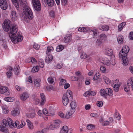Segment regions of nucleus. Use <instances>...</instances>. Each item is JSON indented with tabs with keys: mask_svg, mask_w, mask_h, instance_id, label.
<instances>
[{
	"mask_svg": "<svg viewBox=\"0 0 133 133\" xmlns=\"http://www.w3.org/2000/svg\"><path fill=\"white\" fill-rule=\"evenodd\" d=\"M3 28L5 31H9V36L11 38L14 37L18 31V28L15 24H12L10 26L7 20H5L3 24Z\"/></svg>",
	"mask_w": 133,
	"mask_h": 133,
	"instance_id": "f257e3e1",
	"label": "nucleus"
},
{
	"mask_svg": "<svg viewBox=\"0 0 133 133\" xmlns=\"http://www.w3.org/2000/svg\"><path fill=\"white\" fill-rule=\"evenodd\" d=\"M23 18L26 22H29L30 19H32L33 18V14L31 9L28 6L26 5L23 7Z\"/></svg>",
	"mask_w": 133,
	"mask_h": 133,
	"instance_id": "f03ea898",
	"label": "nucleus"
},
{
	"mask_svg": "<svg viewBox=\"0 0 133 133\" xmlns=\"http://www.w3.org/2000/svg\"><path fill=\"white\" fill-rule=\"evenodd\" d=\"M72 99L71 91L70 90H68L66 94L63 95L62 98V102L63 104L65 106L68 104L69 100H71Z\"/></svg>",
	"mask_w": 133,
	"mask_h": 133,
	"instance_id": "7ed1b4c3",
	"label": "nucleus"
},
{
	"mask_svg": "<svg viewBox=\"0 0 133 133\" xmlns=\"http://www.w3.org/2000/svg\"><path fill=\"white\" fill-rule=\"evenodd\" d=\"M99 61L101 62L107 66L109 65L110 64L113 65H114L115 64V58L114 56H112L110 61L106 58H101L99 59Z\"/></svg>",
	"mask_w": 133,
	"mask_h": 133,
	"instance_id": "20e7f679",
	"label": "nucleus"
},
{
	"mask_svg": "<svg viewBox=\"0 0 133 133\" xmlns=\"http://www.w3.org/2000/svg\"><path fill=\"white\" fill-rule=\"evenodd\" d=\"M7 123L9 127L11 128H16L19 124V122L18 121L13 122L12 119L8 118H7Z\"/></svg>",
	"mask_w": 133,
	"mask_h": 133,
	"instance_id": "39448f33",
	"label": "nucleus"
},
{
	"mask_svg": "<svg viewBox=\"0 0 133 133\" xmlns=\"http://www.w3.org/2000/svg\"><path fill=\"white\" fill-rule=\"evenodd\" d=\"M11 41L14 43H17L18 42H21L23 39V36L19 32H18L16 36L15 35L14 37L10 38Z\"/></svg>",
	"mask_w": 133,
	"mask_h": 133,
	"instance_id": "423d86ee",
	"label": "nucleus"
},
{
	"mask_svg": "<svg viewBox=\"0 0 133 133\" xmlns=\"http://www.w3.org/2000/svg\"><path fill=\"white\" fill-rule=\"evenodd\" d=\"M7 125L6 120L5 119H3L2 122L0 123V130L4 132H8V129L6 127Z\"/></svg>",
	"mask_w": 133,
	"mask_h": 133,
	"instance_id": "0eeeda50",
	"label": "nucleus"
},
{
	"mask_svg": "<svg viewBox=\"0 0 133 133\" xmlns=\"http://www.w3.org/2000/svg\"><path fill=\"white\" fill-rule=\"evenodd\" d=\"M129 50V47L127 46H123L122 50L119 53V57H121L122 55H127V54Z\"/></svg>",
	"mask_w": 133,
	"mask_h": 133,
	"instance_id": "6e6552de",
	"label": "nucleus"
},
{
	"mask_svg": "<svg viewBox=\"0 0 133 133\" xmlns=\"http://www.w3.org/2000/svg\"><path fill=\"white\" fill-rule=\"evenodd\" d=\"M32 2L35 10L38 11H40L41 5L39 0H32Z\"/></svg>",
	"mask_w": 133,
	"mask_h": 133,
	"instance_id": "1a4fd4ad",
	"label": "nucleus"
},
{
	"mask_svg": "<svg viewBox=\"0 0 133 133\" xmlns=\"http://www.w3.org/2000/svg\"><path fill=\"white\" fill-rule=\"evenodd\" d=\"M0 93L2 94L5 93L6 95H9L10 94V91L7 87L1 86L0 87Z\"/></svg>",
	"mask_w": 133,
	"mask_h": 133,
	"instance_id": "9d476101",
	"label": "nucleus"
},
{
	"mask_svg": "<svg viewBox=\"0 0 133 133\" xmlns=\"http://www.w3.org/2000/svg\"><path fill=\"white\" fill-rule=\"evenodd\" d=\"M0 6L3 10H5L8 8V4L6 0H0Z\"/></svg>",
	"mask_w": 133,
	"mask_h": 133,
	"instance_id": "9b49d317",
	"label": "nucleus"
},
{
	"mask_svg": "<svg viewBox=\"0 0 133 133\" xmlns=\"http://www.w3.org/2000/svg\"><path fill=\"white\" fill-rule=\"evenodd\" d=\"M10 18L11 20L13 21H15L17 20L18 17L15 11H11L10 15Z\"/></svg>",
	"mask_w": 133,
	"mask_h": 133,
	"instance_id": "f8f14e48",
	"label": "nucleus"
},
{
	"mask_svg": "<svg viewBox=\"0 0 133 133\" xmlns=\"http://www.w3.org/2000/svg\"><path fill=\"white\" fill-rule=\"evenodd\" d=\"M29 96L28 94L24 92L20 95V99L22 101L26 100L29 97Z\"/></svg>",
	"mask_w": 133,
	"mask_h": 133,
	"instance_id": "ddd939ff",
	"label": "nucleus"
},
{
	"mask_svg": "<svg viewBox=\"0 0 133 133\" xmlns=\"http://www.w3.org/2000/svg\"><path fill=\"white\" fill-rule=\"evenodd\" d=\"M75 110L71 109L70 111L67 112L65 116V118L67 119L70 118L71 117L72 115L74 113Z\"/></svg>",
	"mask_w": 133,
	"mask_h": 133,
	"instance_id": "4468645a",
	"label": "nucleus"
},
{
	"mask_svg": "<svg viewBox=\"0 0 133 133\" xmlns=\"http://www.w3.org/2000/svg\"><path fill=\"white\" fill-rule=\"evenodd\" d=\"M60 132L61 133H71L69 131V129L68 127L66 125L63 127Z\"/></svg>",
	"mask_w": 133,
	"mask_h": 133,
	"instance_id": "2eb2a0df",
	"label": "nucleus"
},
{
	"mask_svg": "<svg viewBox=\"0 0 133 133\" xmlns=\"http://www.w3.org/2000/svg\"><path fill=\"white\" fill-rule=\"evenodd\" d=\"M20 113V111L18 109H15L11 112V115L14 116H18Z\"/></svg>",
	"mask_w": 133,
	"mask_h": 133,
	"instance_id": "dca6fc26",
	"label": "nucleus"
},
{
	"mask_svg": "<svg viewBox=\"0 0 133 133\" xmlns=\"http://www.w3.org/2000/svg\"><path fill=\"white\" fill-rule=\"evenodd\" d=\"M45 1L48 6L49 7H52L55 5L54 0H45Z\"/></svg>",
	"mask_w": 133,
	"mask_h": 133,
	"instance_id": "f3484780",
	"label": "nucleus"
},
{
	"mask_svg": "<svg viewBox=\"0 0 133 133\" xmlns=\"http://www.w3.org/2000/svg\"><path fill=\"white\" fill-rule=\"evenodd\" d=\"M105 53L106 55L109 56H112L113 54V52L112 50L109 48L105 49Z\"/></svg>",
	"mask_w": 133,
	"mask_h": 133,
	"instance_id": "a211bd4d",
	"label": "nucleus"
},
{
	"mask_svg": "<svg viewBox=\"0 0 133 133\" xmlns=\"http://www.w3.org/2000/svg\"><path fill=\"white\" fill-rule=\"evenodd\" d=\"M78 30L81 32H89L90 31V29L88 27H80L79 28Z\"/></svg>",
	"mask_w": 133,
	"mask_h": 133,
	"instance_id": "6ab92c4d",
	"label": "nucleus"
},
{
	"mask_svg": "<svg viewBox=\"0 0 133 133\" xmlns=\"http://www.w3.org/2000/svg\"><path fill=\"white\" fill-rule=\"evenodd\" d=\"M127 55H122L121 57H119L120 58H122V61L124 65H126L127 64L128 61V59L126 57Z\"/></svg>",
	"mask_w": 133,
	"mask_h": 133,
	"instance_id": "aec40b11",
	"label": "nucleus"
},
{
	"mask_svg": "<svg viewBox=\"0 0 133 133\" xmlns=\"http://www.w3.org/2000/svg\"><path fill=\"white\" fill-rule=\"evenodd\" d=\"M14 71L15 74L16 75H18L20 71V68L19 66L18 65L16 66L14 68Z\"/></svg>",
	"mask_w": 133,
	"mask_h": 133,
	"instance_id": "412c9836",
	"label": "nucleus"
},
{
	"mask_svg": "<svg viewBox=\"0 0 133 133\" xmlns=\"http://www.w3.org/2000/svg\"><path fill=\"white\" fill-rule=\"evenodd\" d=\"M3 112L5 114H7L9 112V110L7 106L5 105L2 104V106Z\"/></svg>",
	"mask_w": 133,
	"mask_h": 133,
	"instance_id": "4be33fe9",
	"label": "nucleus"
},
{
	"mask_svg": "<svg viewBox=\"0 0 133 133\" xmlns=\"http://www.w3.org/2000/svg\"><path fill=\"white\" fill-rule=\"evenodd\" d=\"M121 84V83H119L114 85L113 87L114 91L115 92H118L119 90V88Z\"/></svg>",
	"mask_w": 133,
	"mask_h": 133,
	"instance_id": "5701e85b",
	"label": "nucleus"
},
{
	"mask_svg": "<svg viewBox=\"0 0 133 133\" xmlns=\"http://www.w3.org/2000/svg\"><path fill=\"white\" fill-rule=\"evenodd\" d=\"M28 128L32 130L34 129V126L33 123L28 119L26 120Z\"/></svg>",
	"mask_w": 133,
	"mask_h": 133,
	"instance_id": "b1692460",
	"label": "nucleus"
},
{
	"mask_svg": "<svg viewBox=\"0 0 133 133\" xmlns=\"http://www.w3.org/2000/svg\"><path fill=\"white\" fill-rule=\"evenodd\" d=\"M60 121L59 120H56L54 121V123H53L54 128L56 129L58 128L60 125Z\"/></svg>",
	"mask_w": 133,
	"mask_h": 133,
	"instance_id": "393cba45",
	"label": "nucleus"
},
{
	"mask_svg": "<svg viewBox=\"0 0 133 133\" xmlns=\"http://www.w3.org/2000/svg\"><path fill=\"white\" fill-rule=\"evenodd\" d=\"M70 105L71 110H75L77 107L76 102L75 101H73L71 102Z\"/></svg>",
	"mask_w": 133,
	"mask_h": 133,
	"instance_id": "a878e982",
	"label": "nucleus"
},
{
	"mask_svg": "<svg viewBox=\"0 0 133 133\" xmlns=\"http://www.w3.org/2000/svg\"><path fill=\"white\" fill-rule=\"evenodd\" d=\"M117 41L119 44H122L123 42V37L121 35H119L117 38Z\"/></svg>",
	"mask_w": 133,
	"mask_h": 133,
	"instance_id": "bb28decb",
	"label": "nucleus"
},
{
	"mask_svg": "<svg viewBox=\"0 0 133 133\" xmlns=\"http://www.w3.org/2000/svg\"><path fill=\"white\" fill-rule=\"evenodd\" d=\"M71 39V37L70 35H67L66 36L64 39V41L65 43L70 42Z\"/></svg>",
	"mask_w": 133,
	"mask_h": 133,
	"instance_id": "cd10ccee",
	"label": "nucleus"
},
{
	"mask_svg": "<svg viewBox=\"0 0 133 133\" xmlns=\"http://www.w3.org/2000/svg\"><path fill=\"white\" fill-rule=\"evenodd\" d=\"M107 95L109 96H112L113 94V92L112 90L110 88H108L106 89Z\"/></svg>",
	"mask_w": 133,
	"mask_h": 133,
	"instance_id": "c85d7f7f",
	"label": "nucleus"
},
{
	"mask_svg": "<svg viewBox=\"0 0 133 133\" xmlns=\"http://www.w3.org/2000/svg\"><path fill=\"white\" fill-rule=\"evenodd\" d=\"M107 36L104 34H101L100 35L99 38L103 42L106 41L107 39Z\"/></svg>",
	"mask_w": 133,
	"mask_h": 133,
	"instance_id": "c756f323",
	"label": "nucleus"
},
{
	"mask_svg": "<svg viewBox=\"0 0 133 133\" xmlns=\"http://www.w3.org/2000/svg\"><path fill=\"white\" fill-rule=\"evenodd\" d=\"M40 96L41 98V105H43L45 101V96L43 93H41L40 94Z\"/></svg>",
	"mask_w": 133,
	"mask_h": 133,
	"instance_id": "7c9ffc66",
	"label": "nucleus"
},
{
	"mask_svg": "<svg viewBox=\"0 0 133 133\" xmlns=\"http://www.w3.org/2000/svg\"><path fill=\"white\" fill-rule=\"evenodd\" d=\"M100 94L101 96L105 97L107 95L106 90L104 89H101L100 91Z\"/></svg>",
	"mask_w": 133,
	"mask_h": 133,
	"instance_id": "2f4dec72",
	"label": "nucleus"
},
{
	"mask_svg": "<svg viewBox=\"0 0 133 133\" xmlns=\"http://www.w3.org/2000/svg\"><path fill=\"white\" fill-rule=\"evenodd\" d=\"M52 59L53 57L52 55H48L46 58L45 61L47 63H49L52 60Z\"/></svg>",
	"mask_w": 133,
	"mask_h": 133,
	"instance_id": "473e14b6",
	"label": "nucleus"
},
{
	"mask_svg": "<svg viewBox=\"0 0 133 133\" xmlns=\"http://www.w3.org/2000/svg\"><path fill=\"white\" fill-rule=\"evenodd\" d=\"M126 23L125 22H123L119 25L118 26V29L119 31H121L124 26L125 25Z\"/></svg>",
	"mask_w": 133,
	"mask_h": 133,
	"instance_id": "72a5a7b5",
	"label": "nucleus"
},
{
	"mask_svg": "<svg viewBox=\"0 0 133 133\" xmlns=\"http://www.w3.org/2000/svg\"><path fill=\"white\" fill-rule=\"evenodd\" d=\"M103 79L104 81L107 84H109L110 83V81L109 79L107 77L103 76Z\"/></svg>",
	"mask_w": 133,
	"mask_h": 133,
	"instance_id": "f704fd0d",
	"label": "nucleus"
},
{
	"mask_svg": "<svg viewBox=\"0 0 133 133\" xmlns=\"http://www.w3.org/2000/svg\"><path fill=\"white\" fill-rule=\"evenodd\" d=\"M20 4L22 6L27 5V2L26 0H19Z\"/></svg>",
	"mask_w": 133,
	"mask_h": 133,
	"instance_id": "c9c22d12",
	"label": "nucleus"
},
{
	"mask_svg": "<svg viewBox=\"0 0 133 133\" xmlns=\"http://www.w3.org/2000/svg\"><path fill=\"white\" fill-rule=\"evenodd\" d=\"M12 2L17 10H18L19 8V6L18 4L17 3V0H11Z\"/></svg>",
	"mask_w": 133,
	"mask_h": 133,
	"instance_id": "e433bc0d",
	"label": "nucleus"
},
{
	"mask_svg": "<svg viewBox=\"0 0 133 133\" xmlns=\"http://www.w3.org/2000/svg\"><path fill=\"white\" fill-rule=\"evenodd\" d=\"M21 123L19 125H18L17 126V127L18 128H21L25 125V123L23 120H21Z\"/></svg>",
	"mask_w": 133,
	"mask_h": 133,
	"instance_id": "4c0bfd02",
	"label": "nucleus"
},
{
	"mask_svg": "<svg viewBox=\"0 0 133 133\" xmlns=\"http://www.w3.org/2000/svg\"><path fill=\"white\" fill-rule=\"evenodd\" d=\"M64 48L63 46L59 45L56 48V50L57 52H60L62 51Z\"/></svg>",
	"mask_w": 133,
	"mask_h": 133,
	"instance_id": "58836bf2",
	"label": "nucleus"
},
{
	"mask_svg": "<svg viewBox=\"0 0 133 133\" xmlns=\"http://www.w3.org/2000/svg\"><path fill=\"white\" fill-rule=\"evenodd\" d=\"M95 126L94 125L92 124H89L87 126V129L89 130H91L94 129Z\"/></svg>",
	"mask_w": 133,
	"mask_h": 133,
	"instance_id": "ea45409f",
	"label": "nucleus"
},
{
	"mask_svg": "<svg viewBox=\"0 0 133 133\" xmlns=\"http://www.w3.org/2000/svg\"><path fill=\"white\" fill-rule=\"evenodd\" d=\"M38 66H37L34 67L32 69L31 72L32 73L37 72L38 71Z\"/></svg>",
	"mask_w": 133,
	"mask_h": 133,
	"instance_id": "a19ab883",
	"label": "nucleus"
},
{
	"mask_svg": "<svg viewBox=\"0 0 133 133\" xmlns=\"http://www.w3.org/2000/svg\"><path fill=\"white\" fill-rule=\"evenodd\" d=\"M54 127L53 124H52L51 123H49L48 125V128L49 130H53L56 129Z\"/></svg>",
	"mask_w": 133,
	"mask_h": 133,
	"instance_id": "79ce46f5",
	"label": "nucleus"
},
{
	"mask_svg": "<svg viewBox=\"0 0 133 133\" xmlns=\"http://www.w3.org/2000/svg\"><path fill=\"white\" fill-rule=\"evenodd\" d=\"M114 116V118L115 119L119 120L121 118L120 115L117 112H115Z\"/></svg>",
	"mask_w": 133,
	"mask_h": 133,
	"instance_id": "37998d69",
	"label": "nucleus"
},
{
	"mask_svg": "<svg viewBox=\"0 0 133 133\" xmlns=\"http://www.w3.org/2000/svg\"><path fill=\"white\" fill-rule=\"evenodd\" d=\"M47 80L49 83L50 84H52L54 82V78L51 77H49L48 78Z\"/></svg>",
	"mask_w": 133,
	"mask_h": 133,
	"instance_id": "c03bdc74",
	"label": "nucleus"
},
{
	"mask_svg": "<svg viewBox=\"0 0 133 133\" xmlns=\"http://www.w3.org/2000/svg\"><path fill=\"white\" fill-rule=\"evenodd\" d=\"M60 82L59 85L60 86L64 85L66 83V80L63 79H60Z\"/></svg>",
	"mask_w": 133,
	"mask_h": 133,
	"instance_id": "a18cd8bd",
	"label": "nucleus"
},
{
	"mask_svg": "<svg viewBox=\"0 0 133 133\" xmlns=\"http://www.w3.org/2000/svg\"><path fill=\"white\" fill-rule=\"evenodd\" d=\"M54 50V48L52 46H48L47 47L46 54H48V52H50L51 51H52Z\"/></svg>",
	"mask_w": 133,
	"mask_h": 133,
	"instance_id": "49530a36",
	"label": "nucleus"
},
{
	"mask_svg": "<svg viewBox=\"0 0 133 133\" xmlns=\"http://www.w3.org/2000/svg\"><path fill=\"white\" fill-rule=\"evenodd\" d=\"M4 100L7 102H11L13 101V98L6 97L4 98Z\"/></svg>",
	"mask_w": 133,
	"mask_h": 133,
	"instance_id": "de8ad7c7",
	"label": "nucleus"
},
{
	"mask_svg": "<svg viewBox=\"0 0 133 133\" xmlns=\"http://www.w3.org/2000/svg\"><path fill=\"white\" fill-rule=\"evenodd\" d=\"M92 31L93 33V37L94 38H96L97 35V31L96 29L91 30Z\"/></svg>",
	"mask_w": 133,
	"mask_h": 133,
	"instance_id": "09e8293b",
	"label": "nucleus"
},
{
	"mask_svg": "<svg viewBox=\"0 0 133 133\" xmlns=\"http://www.w3.org/2000/svg\"><path fill=\"white\" fill-rule=\"evenodd\" d=\"M133 79L132 78H131V80H129L127 81V84L128 86H130L132 84L133 82L132 80Z\"/></svg>",
	"mask_w": 133,
	"mask_h": 133,
	"instance_id": "8fccbe9b",
	"label": "nucleus"
},
{
	"mask_svg": "<svg viewBox=\"0 0 133 133\" xmlns=\"http://www.w3.org/2000/svg\"><path fill=\"white\" fill-rule=\"evenodd\" d=\"M87 56L85 53L82 52L80 56V57L82 59L86 58L87 57Z\"/></svg>",
	"mask_w": 133,
	"mask_h": 133,
	"instance_id": "3c124183",
	"label": "nucleus"
},
{
	"mask_svg": "<svg viewBox=\"0 0 133 133\" xmlns=\"http://www.w3.org/2000/svg\"><path fill=\"white\" fill-rule=\"evenodd\" d=\"M97 105L99 107H102L103 105V103L102 101H98L97 102Z\"/></svg>",
	"mask_w": 133,
	"mask_h": 133,
	"instance_id": "603ef678",
	"label": "nucleus"
},
{
	"mask_svg": "<svg viewBox=\"0 0 133 133\" xmlns=\"http://www.w3.org/2000/svg\"><path fill=\"white\" fill-rule=\"evenodd\" d=\"M102 28L103 30H104L105 31H108L109 28L108 25L103 26H102Z\"/></svg>",
	"mask_w": 133,
	"mask_h": 133,
	"instance_id": "864d4df0",
	"label": "nucleus"
},
{
	"mask_svg": "<svg viewBox=\"0 0 133 133\" xmlns=\"http://www.w3.org/2000/svg\"><path fill=\"white\" fill-rule=\"evenodd\" d=\"M42 112L46 116L49 115V113L48 112L47 110L46 109H44Z\"/></svg>",
	"mask_w": 133,
	"mask_h": 133,
	"instance_id": "5fc2aeb1",
	"label": "nucleus"
},
{
	"mask_svg": "<svg viewBox=\"0 0 133 133\" xmlns=\"http://www.w3.org/2000/svg\"><path fill=\"white\" fill-rule=\"evenodd\" d=\"M100 69L101 72L103 73H104L105 72L106 68L103 66H101L100 67Z\"/></svg>",
	"mask_w": 133,
	"mask_h": 133,
	"instance_id": "6e6d98bb",
	"label": "nucleus"
},
{
	"mask_svg": "<svg viewBox=\"0 0 133 133\" xmlns=\"http://www.w3.org/2000/svg\"><path fill=\"white\" fill-rule=\"evenodd\" d=\"M33 47L36 50H38L40 48V46L39 45L37 44H35L33 45Z\"/></svg>",
	"mask_w": 133,
	"mask_h": 133,
	"instance_id": "4d7b16f0",
	"label": "nucleus"
},
{
	"mask_svg": "<svg viewBox=\"0 0 133 133\" xmlns=\"http://www.w3.org/2000/svg\"><path fill=\"white\" fill-rule=\"evenodd\" d=\"M36 116V114L34 113H32L30 114L29 115V117L31 118H34Z\"/></svg>",
	"mask_w": 133,
	"mask_h": 133,
	"instance_id": "13d9d810",
	"label": "nucleus"
},
{
	"mask_svg": "<svg viewBox=\"0 0 133 133\" xmlns=\"http://www.w3.org/2000/svg\"><path fill=\"white\" fill-rule=\"evenodd\" d=\"M58 115L61 118H63L64 117V114L62 112H59Z\"/></svg>",
	"mask_w": 133,
	"mask_h": 133,
	"instance_id": "bf43d9fd",
	"label": "nucleus"
},
{
	"mask_svg": "<svg viewBox=\"0 0 133 133\" xmlns=\"http://www.w3.org/2000/svg\"><path fill=\"white\" fill-rule=\"evenodd\" d=\"M41 79H35L34 81V84H37L40 83Z\"/></svg>",
	"mask_w": 133,
	"mask_h": 133,
	"instance_id": "052dcab7",
	"label": "nucleus"
},
{
	"mask_svg": "<svg viewBox=\"0 0 133 133\" xmlns=\"http://www.w3.org/2000/svg\"><path fill=\"white\" fill-rule=\"evenodd\" d=\"M6 74L8 78H10L12 75L11 72V71H9L6 73Z\"/></svg>",
	"mask_w": 133,
	"mask_h": 133,
	"instance_id": "680f3d73",
	"label": "nucleus"
},
{
	"mask_svg": "<svg viewBox=\"0 0 133 133\" xmlns=\"http://www.w3.org/2000/svg\"><path fill=\"white\" fill-rule=\"evenodd\" d=\"M90 91H88L85 92L84 94L83 95L85 96H90Z\"/></svg>",
	"mask_w": 133,
	"mask_h": 133,
	"instance_id": "e2e57ef3",
	"label": "nucleus"
},
{
	"mask_svg": "<svg viewBox=\"0 0 133 133\" xmlns=\"http://www.w3.org/2000/svg\"><path fill=\"white\" fill-rule=\"evenodd\" d=\"M39 65L41 68H43L44 66V62H39Z\"/></svg>",
	"mask_w": 133,
	"mask_h": 133,
	"instance_id": "0e129e2a",
	"label": "nucleus"
},
{
	"mask_svg": "<svg viewBox=\"0 0 133 133\" xmlns=\"http://www.w3.org/2000/svg\"><path fill=\"white\" fill-rule=\"evenodd\" d=\"M64 85V88L65 89H66L70 87V84L68 83H66Z\"/></svg>",
	"mask_w": 133,
	"mask_h": 133,
	"instance_id": "69168bd1",
	"label": "nucleus"
},
{
	"mask_svg": "<svg viewBox=\"0 0 133 133\" xmlns=\"http://www.w3.org/2000/svg\"><path fill=\"white\" fill-rule=\"evenodd\" d=\"M96 94V93L94 91H90V96H93L95 95Z\"/></svg>",
	"mask_w": 133,
	"mask_h": 133,
	"instance_id": "338daca9",
	"label": "nucleus"
},
{
	"mask_svg": "<svg viewBox=\"0 0 133 133\" xmlns=\"http://www.w3.org/2000/svg\"><path fill=\"white\" fill-rule=\"evenodd\" d=\"M130 38L131 39H133V32H130L129 34Z\"/></svg>",
	"mask_w": 133,
	"mask_h": 133,
	"instance_id": "774afa93",
	"label": "nucleus"
}]
</instances>
